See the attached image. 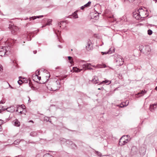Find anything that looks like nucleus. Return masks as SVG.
I'll return each mask as SVG.
<instances>
[{
	"label": "nucleus",
	"instance_id": "nucleus-50",
	"mask_svg": "<svg viewBox=\"0 0 157 157\" xmlns=\"http://www.w3.org/2000/svg\"><path fill=\"white\" fill-rule=\"evenodd\" d=\"M155 90H157V86L155 87Z\"/></svg>",
	"mask_w": 157,
	"mask_h": 157
},
{
	"label": "nucleus",
	"instance_id": "nucleus-1",
	"mask_svg": "<svg viewBox=\"0 0 157 157\" xmlns=\"http://www.w3.org/2000/svg\"><path fill=\"white\" fill-rule=\"evenodd\" d=\"M50 75L48 72H43L40 75L39 71L37 74H34L32 75V78L35 82L40 83H44L48 79Z\"/></svg>",
	"mask_w": 157,
	"mask_h": 157
},
{
	"label": "nucleus",
	"instance_id": "nucleus-3",
	"mask_svg": "<svg viewBox=\"0 0 157 157\" xmlns=\"http://www.w3.org/2000/svg\"><path fill=\"white\" fill-rule=\"evenodd\" d=\"M60 81L57 80L47 84L46 87L49 90L52 91H56L60 87Z\"/></svg>",
	"mask_w": 157,
	"mask_h": 157
},
{
	"label": "nucleus",
	"instance_id": "nucleus-52",
	"mask_svg": "<svg viewBox=\"0 0 157 157\" xmlns=\"http://www.w3.org/2000/svg\"><path fill=\"white\" fill-rule=\"evenodd\" d=\"M98 90H101V88H99Z\"/></svg>",
	"mask_w": 157,
	"mask_h": 157
},
{
	"label": "nucleus",
	"instance_id": "nucleus-41",
	"mask_svg": "<svg viewBox=\"0 0 157 157\" xmlns=\"http://www.w3.org/2000/svg\"><path fill=\"white\" fill-rule=\"evenodd\" d=\"M22 81H23V83L25 81V78H22Z\"/></svg>",
	"mask_w": 157,
	"mask_h": 157
},
{
	"label": "nucleus",
	"instance_id": "nucleus-42",
	"mask_svg": "<svg viewBox=\"0 0 157 157\" xmlns=\"http://www.w3.org/2000/svg\"><path fill=\"white\" fill-rule=\"evenodd\" d=\"M85 8V7L84 6H82V7H81V9L82 10H83Z\"/></svg>",
	"mask_w": 157,
	"mask_h": 157
},
{
	"label": "nucleus",
	"instance_id": "nucleus-11",
	"mask_svg": "<svg viewBox=\"0 0 157 157\" xmlns=\"http://www.w3.org/2000/svg\"><path fill=\"white\" fill-rule=\"evenodd\" d=\"M146 148L145 147H141L140 149L139 152L141 155H143L145 153Z\"/></svg>",
	"mask_w": 157,
	"mask_h": 157
},
{
	"label": "nucleus",
	"instance_id": "nucleus-20",
	"mask_svg": "<svg viewBox=\"0 0 157 157\" xmlns=\"http://www.w3.org/2000/svg\"><path fill=\"white\" fill-rule=\"evenodd\" d=\"M68 60H69V62L71 64H73L74 63V62L73 61V59H72V57L71 56H68Z\"/></svg>",
	"mask_w": 157,
	"mask_h": 157
},
{
	"label": "nucleus",
	"instance_id": "nucleus-30",
	"mask_svg": "<svg viewBox=\"0 0 157 157\" xmlns=\"http://www.w3.org/2000/svg\"><path fill=\"white\" fill-rule=\"evenodd\" d=\"M40 17H43V16H37V17H31V18H32L33 20H34L36 19L37 18H39Z\"/></svg>",
	"mask_w": 157,
	"mask_h": 157
},
{
	"label": "nucleus",
	"instance_id": "nucleus-14",
	"mask_svg": "<svg viewBox=\"0 0 157 157\" xmlns=\"http://www.w3.org/2000/svg\"><path fill=\"white\" fill-rule=\"evenodd\" d=\"M146 93V91L145 90H142L141 91L140 93H138L137 94H136V97H139L141 96H142Z\"/></svg>",
	"mask_w": 157,
	"mask_h": 157
},
{
	"label": "nucleus",
	"instance_id": "nucleus-12",
	"mask_svg": "<svg viewBox=\"0 0 157 157\" xmlns=\"http://www.w3.org/2000/svg\"><path fill=\"white\" fill-rule=\"evenodd\" d=\"M90 15L91 16V19H95V20H97L98 16V14L96 13H90Z\"/></svg>",
	"mask_w": 157,
	"mask_h": 157
},
{
	"label": "nucleus",
	"instance_id": "nucleus-40",
	"mask_svg": "<svg viewBox=\"0 0 157 157\" xmlns=\"http://www.w3.org/2000/svg\"><path fill=\"white\" fill-rule=\"evenodd\" d=\"M3 124V121L2 120H0V125H1Z\"/></svg>",
	"mask_w": 157,
	"mask_h": 157
},
{
	"label": "nucleus",
	"instance_id": "nucleus-36",
	"mask_svg": "<svg viewBox=\"0 0 157 157\" xmlns=\"http://www.w3.org/2000/svg\"><path fill=\"white\" fill-rule=\"evenodd\" d=\"M128 105V104L126 105H124L123 104H122L121 103L120 105V107H121V108H122L123 107H124V106H126Z\"/></svg>",
	"mask_w": 157,
	"mask_h": 157
},
{
	"label": "nucleus",
	"instance_id": "nucleus-4",
	"mask_svg": "<svg viewBox=\"0 0 157 157\" xmlns=\"http://www.w3.org/2000/svg\"><path fill=\"white\" fill-rule=\"evenodd\" d=\"M114 56V61L117 63V65L119 66L123 65L124 61L121 56L117 54H115Z\"/></svg>",
	"mask_w": 157,
	"mask_h": 157
},
{
	"label": "nucleus",
	"instance_id": "nucleus-9",
	"mask_svg": "<svg viewBox=\"0 0 157 157\" xmlns=\"http://www.w3.org/2000/svg\"><path fill=\"white\" fill-rule=\"evenodd\" d=\"M138 149L135 146H133L131 148V154L132 155L136 154L138 152Z\"/></svg>",
	"mask_w": 157,
	"mask_h": 157
},
{
	"label": "nucleus",
	"instance_id": "nucleus-15",
	"mask_svg": "<svg viewBox=\"0 0 157 157\" xmlns=\"http://www.w3.org/2000/svg\"><path fill=\"white\" fill-rule=\"evenodd\" d=\"M13 124L17 127H18L20 125V122L17 120H15L13 121Z\"/></svg>",
	"mask_w": 157,
	"mask_h": 157
},
{
	"label": "nucleus",
	"instance_id": "nucleus-51",
	"mask_svg": "<svg viewBox=\"0 0 157 157\" xmlns=\"http://www.w3.org/2000/svg\"><path fill=\"white\" fill-rule=\"evenodd\" d=\"M4 109V110H5L6 109Z\"/></svg>",
	"mask_w": 157,
	"mask_h": 157
},
{
	"label": "nucleus",
	"instance_id": "nucleus-25",
	"mask_svg": "<svg viewBox=\"0 0 157 157\" xmlns=\"http://www.w3.org/2000/svg\"><path fill=\"white\" fill-rule=\"evenodd\" d=\"M77 11H76V12H75L72 15V16L75 18H77L78 17V15L77 13Z\"/></svg>",
	"mask_w": 157,
	"mask_h": 157
},
{
	"label": "nucleus",
	"instance_id": "nucleus-33",
	"mask_svg": "<svg viewBox=\"0 0 157 157\" xmlns=\"http://www.w3.org/2000/svg\"><path fill=\"white\" fill-rule=\"evenodd\" d=\"M147 33H148V35H150L152 34V31L150 29H149L148 30Z\"/></svg>",
	"mask_w": 157,
	"mask_h": 157
},
{
	"label": "nucleus",
	"instance_id": "nucleus-46",
	"mask_svg": "<svg viewBox=\"0 0 157 157\" xmlns=\"http://www.w3.org/2000/svg\"><path fill=\"white\" fill-rule=\"evenodd\" d=\"M94 36H95V37H97V36H98L97 35V34H95L94 35Z\"/></svg>",
	"mask_w": 157,
	"mask_h": 157
},
{
	"label": "nucleus",
	"instance_id": "nucleus-16",
	"mask_svg": "<svg viewBox=\"0 0 157 157\" xmlns=\"http://www.w3.org/2000/svg\"><path fill=\"white\" fill-rule=\"evenodd\" d=\"M100 82V83H99V85L102 84V83H106L107 84L109 85L111 83V82L109 80H105V81H103L102 82H99V83Z\"/></svg>",
	"mask_w": 157,
	"mask_h": 157
},
{
	"label": "nucleus",
	"instance_id": "nucleus-8",
	"mask_svg": "<svg viewBox=\"0 0 157 157\" xmlns=\"http://www.w3.org/2000/svg\"><path fill=\"white\" fill-rule=\"evenodd\" d=\"M151 51V49L149 46L147 45H146L145 47L144 50L143 51V53L146 55H148L149 54Z\"/></svg>",
	"mask_w": 157,
	"mask_h": 157
},
{
	"label": "nucleus",
	"instance_id": "nucleus-43",
	"mask_svg": "<svg viewBox=\"0 0 157 157\" xmlns=\"http://www.w3.org/2000/svg\"><path fill=\"white\" fill-rule=\"evenodd\" d=\"M2 130V128L1 126L0 125V132Z\"/></svg>",
	"mask_w": 157,
	"mask_h": 157
},
{
	"label": "nucleus",
	"instance_id": "nucleus-6",
	"mask_svg": "<svg viewBox=\"0 0 157 157\" xmlns=\"http://www.w3.org/2000/svg\"><path fill=\"white\" fill-rule=\"evenodd\" d=\"M6 47H0V56H3L5 55L7 52Z\"/></svg>",
	"mask_w": 157,
	"mask_h": 157
},
{
	"label": "nucleus",
	"instance_id": "nucleus-39",
	"mask_svg": "<svg viewBox=\"0 0 157 157\" xmlns=\"http://www.w3.org/2000/svg\"><path fill=\"white\" fill-rule=\"evenodd\" d=\"M21 108V109H24L25 108H24L25 107V106L24 105H21V106H20Z\"/></svg>",
	"mask_w": 157,
	"mask_h": 157
},
{
	"label": "nucleus",
	"instance_id": "nucleus-26",
	"mask_svg": "<svg viewBox=\"0 0 157 157\" xmlns=\"http://www.w3.org/2000/svg\"><path fill=\"white\" fill-rule=\"evenodd\" d=\"M144 46L142 45H140L139 46V50L141 52H143V49L144 48Z\"/></svg>",
	"mask_w": 157,
	"mask_h": 157
},
{
	"label": "nucleus",
	"instance_id": "nucleus-21",
	"mask_svg": "<svg viewBox=\"0 0 157 157\" xmlns=\"http://www.w3.org/2000/svg\"><path fill=\"white\" fill-rule=\"evenodd\" d=\"M14 41V40H13L9 39L5 43L7 44L8 43H10L11 44H12L13 43Z\"/></svg>",
	"mask_w": 157,
	"mask_h": 157
},
{
	"label": "nucleus",
	"instance_id": "nucleus-10",
	"mask_svg": "<svg viewBox=\"0 0 157 157\" xmlns=\"http://www.w3.org/2000/svg\"><path fill=\"white\" fill-rule=\"evenodd\" d=\"M19 29L17 27L14 25L12 26L11 28V31L12 33H15L18 31Z\"/></svg>",
	"mask_w": 157,
	"mask_h": 157
},
{
	"label": "nucleus",
	"instance_id": "nucleus-5",
	"mask_svg": "<svg viewBox=\"0 0 157 157\" xmlns=\"http://www.w3.org/2000/svg\"><path fill=\"white\" fill-rule=\"evenodd\" d=\"M128 136H123L120 139L119 143V145L121 146H122L129 141V140L127 139Z\"/></svg>",
	"mask_w": 157,
	"mask_h": 157
},
{
	"label": "nucleus",
	"instance_id": "nucleus-45",
	"mask_svg": "<svg viewBox=\"0 0 157 157\" xmlns=\"http://www.w3.org/2000/svg\"><path fill=\"white\" fill-rule=\"evenodd\" d=\"M33 52L34 54H36L37 52V51H35Z\"/></svg>",
	"mask_w": 157,
	"mask_h": 157
},
{
	"label": "nucleus",
	"instance_id": "nucleus-34",
	"mask_svg": "<svg viewBox=\"0 0 157 157\" xmlns=\"http://www.w3.org/2000/svg\"><path fill=\"white\" fill-rule=\"evenodd\" d=\"M44 157H53L52 155H50L49 154H46L44 156Z\"/></svg>",
	"mask_w": 157,
	"mask_h": 157
},
{
	"label": "nucleus",
	"instance_id": "nucleus-38",
	"mask_svg": "<svg viewBox=\"0 0 157 157\" xmlns=\"http://www.w3.org/2000/svg\"><path fill=\"white\" fill-rule=\"evenodd\" d=\"M101 54L102 55H103L104 54H108V52H101Z\"/></svg>",
	"mask_w": 157,
	"mask_h": 157
},
{
	"label": "nucleus",
	"instance_id": "nucleus-22",
	"mask_svg": "<svg viewBox=\"0 0 157 157\" xmlns=\"http://www.w3.org/2000/svg\"><path fill=\"white\" fill-rule=\"evenodd\" d=\"M66 25V23L65 22H59L58 23V25H60V27H61V26H63V25L65 26Z\"/></svg>",
	"mask_w": 157,
	"mask_h": 157
},
{
	"label": "nucleus",
	"instance_id": "nucleus-54",
	"mask_svg": "<svg viewBox=\"0 0 157 157\" xmlns=\"http://www.w3.org/2000/svg\"><path fill=\"white\" fill-rule=\"evenodd\" d=\"M110 17V18H111V17Z\"/></svg>",
	"mask_w": 157,
	"mask_h": 157
},
{
	"label": "nucleus",
	"instance_id": "nucleus-48",
	"mask_svg": "<svg viewBox=\"0 0 157 157\" xmlns=\"http://www.w3.org/2000/svg\"><path fill=\"white\" fill-rule=\"evenodd\" d=\"M17 141H15L14 142V144H17Z\"/></svg>",
	"mask_w": 157,
	"mask_h": 157
},
{
	"label": "nucleus",
	"instance_id": "nucleus-31",
	"mask_svg": "<svg viewBox=\"0 0 157 157\" xmlns=\"http://www.w3.org/2000/svg\"><path fill=\"white\" fill-rule=\"evenodd\" d=\"M90 4H91V2H89L87 3L86 5H84V6L85 7H88L90 6Z\"/></svg>",
	"mask_w": 157,
	"mask_h": 157
},
{
	"label": "nucleus",
	"instance_id": "nucleus-17",
	"mask_svg": "<svg viewBox=\"0 0 157 157\" xmlns=\"http://www.w3.org/2000/svg\"><path fill=\"white\" fill-rule=\"evenodd\" d=\"M73 72H80L81 71H82V69H79L76 67H74L73 69Z\"/></svg>",
	"mask_w": 157,
	"mask_h": 157
},
{
	"label": "nucleus",
	"instance_id": "nucleus-27",
	"mask_svg": "<svg viewBox=\"0 0 157 157\" xmlns=\"http://www.w3.org/2000/svg\"><path fill=\"white\" fill-rule=\"evenodd\" d=\"M113 50L114 51V49L113 48L112 49L111 48H110L109 49V51L108 52H107L108 54H111L113 52Z\"/></svg>",
	"mask_w": 157,
	"mask_h": 157
},
{
	"label": "nucleus",
	"instance_id": "nucleus-19",
	"mask_svg": "<svg viewBox=\"0 0 157 157\" xmlns=\"http://www.w3.org/2000/svg\"><path fill=\"white\" fill-rule=\"evenodd\" d=\"M52 20L51 19H49L47 23H46L45 25H43L42 26V27H44L46 25H49L51 24Z\"/></svg>",
	"mask_w": 157,
	"mask_h": 157
},
{
	"label": "nucleus",
	"instance_id": "nucleus-23",
	"mask_svg": "<svg viewBox=\"0 0 157 157\" xmlns=\"http://www.w3.org/2000/svg\"><path fill=\"white\" fill-rule=\"evenodd\" d=\"M18 84L20 85H21L23 83V81L22 80V77H19V80L18 81Z\"/></svg>",
	"mask_w": 157,
	"mask_h": 157
},
{
	"label": "nucleus",
	"instance_id": "nucleus-13",
	"mask_svg": "<svg viewBox=\"0 0 157 157\" xmlns=\"http://www.w3.org/2000/svg\"><path fill=\"white\" fill-rule=\"evenodd\" d=\"M157 106V103H154L152 105H151L150 107V109L151 111L153 112L155 109L156 108Z\"/></svg>",
	"mask_w": 157,
	"mask_h": 157
},
{
	"label": "nucleus",
	"instance_id": "nucleus-28",
	"mask_svg": "<svg viewBox=\"0 0 157 157\" xmlns=\"http://www.w3.org/2000/svg\"><path fill=\"white\" fill-rule=\"evenodd\" d=\"M17 109V111L20 113H21L22 111H21V110L22 109H21V108L20 106H19V107H18Z\"/></svg>",
	"mask_w": 157,
	"mask_h": 157
},
{
	"label": "nucleus",
	"instance_id": "nucleus-7",
	"mask_svg": "<svg viewBox=\"0 0 157 157\" xmlns=\"http://www.w3.org/2000/svg\"><path fill=\"white\" fill-rule=\"evenodd\" d=\"M83 68H86L85 70L87 69L91 70L93 69L92 67L96 68V67L95 66H92L90 64H84L83 65Z\"/></svg>",
	"mask_w": 157,
	"mask_h": 157
},
{
	"label": "nucleus",
	"instance_id": "nucleus-35",
	"mask_svg": "<svg viewBox=\"0 0 157 157\" xmlns=\"http://www.w3.org/2000/svg\"><path fill=\"white\" fill-rule=\"evenodd\" d=\"M3 70V67L2 65L0 64V73Z\"/></svg>",
	"mask_w": 157,
	"mask_h": 157
},
{
	"label": "nucleus",
	"instance_id": "nucleus-53",
	"mask_svg": "<svg viewBox=\"0 0 157 157\" xmlns=\"http://www.w3.org/2000/svg\"><path fill=\"white\" fill-rule=\"evenodd\" d=\"M155 1L156 2H157V0H155Z\"/></svg>",
	"mask_w": 157,
	"mask_h": 157
},
{
	"label": "nucleus",
	"instance_id": "nucleus-32",
	"mask_svg": "<svg viewBox=\"0 0 157 157\" xmlns=\"http://www.w3.org/2000/svg\"><path fill=\"white\" fill-rule=\"evenodd\" d=\"M92 81L93 83H98L97 80V79H96L95 78H94V79H93Z\"/></svg>",
	"mask_w": 157,
	"mask_h": 157
},
{
	"label": "nucleus",
	"instance_id": "nucleus-49",
	"mask_svg": "<svg viewBox=\"0 0 157 157\" xmlns=\"http://www.w3.org/2000/svg\"><path fill=\"white\" fill-rule=\"evenodd\" d=\"M29 122H30L33 123V121H30Z\"/></svg>",
	"mask_w": 157,
	"mask_h": 157
},
{
	"label": "nucleus",
	"instance_id": "nucleus-2",
	"mask_svg": "<svg viewBox=\"0 0 157 157\" xmlns=\"http://www.w3.org/2000/svg\"><path fill=\"white\" fill-rule=\"evenodd\" d=\"M147 12L143 10L142 8L139 9L133 13V17L137 20H139L142 18H145L147 16Z\"/></svg>",
	"mask_w": 157,
	"mask_h": 157
},
{
	"label": "nucleus",
	"instance_id": "nucleus-24",
	"mask_svg": "<svg viewBox=\"0 0 157 157\" xmlns=\"http://www.w3.org/2000/svg\"><path fill=\"white\" fill-rule=\"evenodd\" d=\"M98 67L99 68H105L107 67L105 64H99Z\"/></svg>",
	"mask_w": 157,
	"mask_h": 157
},
{
	"label": "nucleus",
	"instance_id": "nucleus-47",
	"mask_svg": "<svg viewBox=\"0 0 157 157\" xmlns=\"http://www.w3.org/2000/svg\"><path fill=\"white\" fill-rule=\"evenodd\" d=\"M99 155V156H101V153H99V155Z\"/></svg>",
	"mask_w": 157,
	"mask_h": 157
},
{
	"label": "nucleus",
	"instance_id": "nucleus-18",
	"mask_svg": "<svg viewBox=\"0 0 157 157\" xmlns=\"http://www.w3.org/2000/svg\"><path fill=\"white\" fill-rule=\"evenodd\" d=\"M6 109L7 111L11 112H13L14 111L13 107L12 106L10 107V108H7Z\"/></svg>",
	"mask_w": 157,
	"mask_h": 157
},
{
	"label": "nucleus",
	"instance_id": "nucleus-37",
	"mask_svg": "<svg viewBox=\"0 0 157 157\" xmlns=\"http://www.w3.org/2000/svg\"><path fill=\"white\" fill-rule=\"evenodd\" d=\"M5 101L4 100H2L0 101V104H4L5 103Z\"/></svg>",
	"mask_w": 157,
	"mask_h": 157
},
{
	"label": "nucleus",
	"instance_id": "nucleus-29",
	"mask_svg": "<svg viewBox=\"0 0 157 157\" xmlns=\"http://www.w3.org/2000/svg\"><path fill=\"white\" fill-rule=\"evenodd\" d=\"M124 1V2H127L129 3H131L133 2L135 0H122Z\"/></svg>",
	"mask_w": 157,
	"mask_h": 157
},
{
	"label": "nucleus",
	"instance_id": "nucleus-44",
	"mask_svg": "<svg viewBox=\"0 0 157 157\" xmlns=\"http://www.w3.org/2000/svg\"><path fill=\"white\" fill-rule=\"evenodd\" d=\"M6 84H8V85L10 86V85H9V83H8V82H6Z\"/></svg>",
	"mask_w": 157,
	"mask_h": 157
}]
</instances>
